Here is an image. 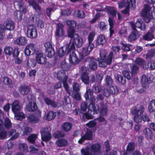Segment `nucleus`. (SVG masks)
I'll use <instances>...</instances> for the list:
<instances>
[{
  "mask_svg": "<svg viewBox=\"0 0 155 155\" xmlns=\"http://www.w3.org/2000/svg\"><path fill=\"white\" fill-rule=\"evenodd\" d=\"M155 54V49H152L148 50L146 55V59H151L153 57Z\"/></svg>",
  "mask_w": 155,
  "mask_h": 155,
  "instance_id": "obj_44",
  "label": "nucleus"
},
{
  "mask_svg": "<svg viewBox=\"0 0 155 155\" xmlns=\"http://www.w3.org/2000/svg\"><path fill=\"white\" fill-rule=\"evenodd\" d=\"M152 82L150 78L147 77L145 75H143L141 78V83L142 86L145 87L147 85Z\"/></svg>",
  "mask_w": 155,
  "mask_h": 155,
  "instance_id": "obj_21",
  "label": "nucleus"
},
{
  "mask_svg": "<svg viewBox=\"0 0 155 155\" xmlns=\"http://www.w3.org/2000/svg\"><path fill=\"white\" fill-rule=\"evenodd\" d=\"M67 141L65 139H61L58 140L56 142L57 145L59 147L65 146L67 145Z\"/></svg>",
  "mask_w": 155,
  "mask_h": 155,
  "instance_id": "obj_45",
  "label": "nucleus"
},
{
  "mask_svg": "<svg viewBox=\"0 0 155 155\" xmlns=\"http://www.w3.org/2000/svg\"><path fill=\"white\" fill-rule=\"evenodd\" d=\"M143 133L146 137L147 138H151L152 134L151 130L149 128H146L143 130Z\"/></svg>",
  "mask_w": 155,
  "mask_h": 155,
  "instance_id": "obj_38",
  "label": "nucleus"
},
{
  "mask_svg": "<svg viewBox=\"0 0 155 155\" xmlns=\"http://www.w3.org/2000/svg\"><path fill=\"white\" fill-rule=\"evenodd\" d=\"M95 35V33L94 31L91 32L89 34L87 37L88 43L85 46L82 48V53L83 56L88 55L94 48L92 42Z\"/></svg>",
  "mask_w": 155,
  "mask_h": 155,
  "instance_id": "obj_3",
  "label": "nucleus"
},
{
  "mask_svg": "<svg viewBox=\"0 0 155 155\" xmlns=\"http://www.w3.org/2000/svg\"><path fill=\"white\" fill-rule=\"evenodd\" d=\"M13 48L10 46H6L4 48V51L5 53L9 55H10L12 54Z\"/></svg>",
  "mask_w": 155,
  "mask_h": 155,
  "instance_id": "obj_50",
  "label": "nucleus"
},
{
  "mask_svg": "<svg viewBox=\"0 0 155 155\" xmlns=\"http://www.w3.org/2000/svg\"><path fill=\"white\" fill-rule=\"evenodd\" d=\"M72 127V124L71 123L68 122L64 123L62 126V129L65 131H68L70 130Z\"/></svg>",
  "mask_w": 155,
  "mask_h": 155,
  "instance_id": "obj_43",
  "label": "nucleus"
},
{
  "mask_svg": "<svg viewBox=\"0 0 155 155\" xmlns=\"http://www.w3.org/2000/svg\"><path fill=\"white\" fill-rule=\"evenodd\" d=\"M36 61L34 59H31L27 61V65L29 67H33L36 65Z\"/></svg>",
  "mask_w": 155,
  "mask_h": 155,
  "instance_id": "obj_52",
  "label": "nucleus"
},
{
  "mask_svg": "<svg viewBox=\"0 0 155 155\" xmlns=\"http://www.w3.org/2000/svg\"><path fill=\"white\" fill-rule=\"evenodd\" d=\"M130 68L131 70L132 74H136L138 71L139 67L137 65L135 64H134L132 65L130 67Z\"/></svg>",
  "mask_w": 155,
  "mask_h": 155,
  "instance_id": "obj_58",
  "label": "nucleus"
},
{
  "mask_svg": "<svg viewBox=\"0 0 155 155\" xmlns=\"http://www.w3.org/2000/svg\"><path fill=\"white\" fill-rule=\"evenodd\" d=\"M4 123L6 129H8L11 127L12 123L8 118H6L4 119Z\"/></svg>",
  "mask_w": 155,
  "mask_h": 155,
  "instance_id": "obj_47",
  "label": "nucleus"
},
{
  "mask_svg": "<svg viewBox=\"0 0 155 155\" xmlns=\"http://www.w3.org/2000/svg\"><path fill=\"white\" fill-rule=\"evenodd\" d=\"M122 74L124 76V78H126L128 80H130L132 78L133 74L130 71H123Z\"/></svg>",
  "mask_w": 155,
  "mask_h": 155,
  "instance_id": "obj_54",
  "label": "nucleus"
},
{
  "mask_svg": "<svg viewBox=\"0 0 155 155\" xmlns=\"http://www.w3.org/2000/svg\"><path fill=\"white\" fill-rule=\"evenodd\" d=\"M23 134L24 135H27L29 134L32 131V129L29 127H26L23 130Z\"/></svg>",
  "mask_w": 155,
  "mask_h": 155,
  "instance_id": "obj_61",
  "label": "nucleus"
},
{
  "mask_svg": "<svg viewBox=\"0 0 155 155\" xmlns=\"http://www.w3.org/2000/svg\"><path fill=\"white\" fill-rule=\"evenodd\" d=\"M16 114H17L15 115V118L18 120H21L25 117L24 114L22 113H18Z\"/></svg>",
  "mask_w": 155,
  "mask_h": 155,
  "instance_id": "obj_64",
  "label": "nucleus"
},
{
  "mask_svg": "<svg viewBox=\"0 0 155 155\" xmlns=\"http://www.w3.org/2000/svg\"><path fill=\"white\" fill-rule=\"evenodd\" d=\"M100 114L101 116H105L107 115V105L101 102L100 104Z\"/></svg>",
  "mask_w": 155,
  "mask_h": 155,
  "instance_id": "obj_26",
  "label": "nucleus"
},
{
  "mask_svg": "<svg viewBox=\"0 0 155 155\" xmlns=\"http://www.w3.org/2000/svg\"><path fill=\"white\" fill-rule=\"evenodd\" d=\"M37 138V134H32L28 137V140L29 142L33 143H35V140Z\"/></svg>",
  "mask_w": 155,
  "mask_h": 155,
  "instance_id": "obj_48",
  "label": "nucleus"
},
{
  "mask_svg": "<svg viewBox=\"0 0 155 155\" xmlns=\"http://www.w3.org/2000/svg\"><path fill=\"white\" fill-rule=\"evenodd\" d=\"M57 78L58 80L62 81L64 80L65 77H67L65 75L64 71L60 70L57 74Z\"/></svg>",
  "mask_w": 155,
  "mask_h": 155,
  "instance_id": "obj_37",
  "label": "nucleus"
},
{
  "mask_svg": "<svg viewBox=\"0 0 155 155\" xmlns=\"http://www.w3.org/2000/svg\"><path fill=\"white\" fill-rule=\"evenodd\" d=\"M12 110L15 114H17L20 111L21 107L18 101H15L12 104Z\"/></svg>",
  "mask_w": 155,
  "mask_h": 155,
  "instance_id": "obj_19",
  "label": "nucleus"
},
{
  "mask_svg": "<svg viewBox=\"0 0 155 155\" xmlns=\"http://www.w3.org/2000/svg\"><path fill=\"white\" fill-rule=\"evenodd\" d=\"M75 31L74 29L73 28H69L68 31V36L69 37L71 38L70 40L71 39L72 40V38H74L75 35H78V34L75 33ZM72 42L74 41H72Z\"/></svg>",
  "mask_w": 155,
  "mask_h": 155,
  "instance_id": "obj_36",
  "label": "nucleus"
},
{
  "mask_svg": "<svg viewBox=\"0 0 155 155\" xmlns=\"http://www.w3.org/2000/svg\"><path fill=\"white\" fill-rule=\"evenodd\" d=\"M44 100L45 102L48 105H50L53 107H56L57 106L56 102L53 100L47 97H45Z\"/></svg>",
  "mask_w": 155,
  "mask_h": 155,
  "instance_id": "obj_27",
  "label": "nucleus"
},
{
  "mask_svg": "<svg viewBox=\"0 0 155 155\" xmlns=\"http://www.w3.org/2000/svg\"><path fill=\"white\" fill-rule=\"evenodd\" d=\"M140 114L136 115L134 117V120L136 123L141 122L142 121V114Z\"/></svg>",
  "mask_w": 155,
  "mask_h": 155,
  "instance_id": "obj_57",
  "label": "nucleus"
},
{
  "mask_svg": "<svg viewBox=\"0 0 155 155\" xmlns=\"http://www.w3.org/2000/svg\"><path fill=\"white\" fill-rule=\"evenodd\" d=\"M18 149L21 152L26 153L28 151V146L25 143H20L18 146Z\"/></svg>",
  "mask_w": 155,
  "mask_h": 155,
  "instance_id": "obj_30",
  "label": "nucleus"
},
{
  "mask_svg": "<svg viewBox=\"0 0 155 155\" xmlns=\"http://www.w3.org/2000/svg\"><path fill=\"white\" fill-rule=\"evenodd\" d=\"M107 12L109 15H111L113 18L116 16V14L117 12L114 8L110 7L107 8Z\"/></svg>",
  "mask_w": 155,
  "mask_h": 155,
  "instance_id": "obj_34",
  "label": "nucleus"
},
{
  "mask_svg": "<svg viewBox=\"0 0 155 155\" xmlns=\"http://www.w3.org/2000/svg\"><path fill=\"white\" fill-rule=\"evenodd\" d=\"M28 37L31 38H35L37 35V32L36 28L33 25L28 26L27 30Z\"/></svg>",
  "mask_w": 155,
  "mask_h": 155,
  "instance_id": "obj_10",
  "label": "nucleus"
},
{
  "mask_svg": "<svg viewBox=\"0 0 155 155\" xmlns=\"http://www.w3.org/2000/svg\"><path fill=\"white\" fill-rule=\"evenodd\" d=\"M144 111V108L142 105L140 106L137 108L136 107H133L131 110V113L133 114H138L139 113L140 114H143Z\"/></svg>",
  "mask_w": 155,
  "mask_h": 155,
  "instance_id": "obj_17",
  "label": "nucleus"
},
{
  "mask_svg": "<svg viewBox=\"0 0 155 155\" xmlns=\"http://www.w3.org/2000/svg\"><path fill=\"white\" fill-rule=\"evenodd\" d=\"M38 117L34 115H31L28 117V120L29 121L32 123H37L39 121V117L41 116V112L38 111L37 114Z\"/></svg>",
  "mask_w": 155,
  "mask_h": 155,
  "instance_id": "obj_25",
  "label": "nucleus"
},
{
  "mask_svg": "<svg viewBox=\"0 0 155 155\" xmlns=\"http://www.w3.org/2000/svg\"><path fill=\"white\" fill-rule=\"evenodd\" d=\"M18 5L20 11L23 12L25 13L26 12L25 6L23 0H18L17 1Z\"/></svg>",
  "mask_w": 155,
  "mask_h": 155,
  "instance_id": "obj_33",
  "label": "nucleus"
},
{
  "mask_svg": "<svg viewBox=\"0 0 155 155\" xmlns=\"http://www.w3.org/2000/svg\"><path fill=\"white\" fill-rule=\"evenodd\" d=\"M6 29L12 31L13 30L15 27V25L13 21L11 20H6L4 23Z\"/></svg>",
  "mask_w": 155,
  "mask_h": 155,
  "instance_id": "obj_18",
  "label": "nucleus"
},
{
  "mask_svg": "<svg viewBox=\"0 0 155 155\" xmlns=\"http://www.w3.org/2000/svg\"><path fill=\"white\" fill-rule=\"evenodd\" d=\"M108 21L110 26V36H111L114 33V30L112 29L114 26V21L113 18L110 17H109L108 19Z\"/></svg>",
  "mask_w": 155,
  "mask_h": 155,
  "instance_id": "obj_35",
  "label": "nucleus"
},
{
  "mask_svg": "<svg viewBox=\"0 0 155 155\" xmlns=\"http://www.w3.org/2000/svg\"><path fill=\"white\" fill-rule=\"evenodd\" d=\"M64 135L65 134L64 132L61 131H57L54 134V137L57 138L63 137Z\"/></svg>",
  "mask_w": 155,
  "mask_h": 155,
  "instance_id": "obj_56",
  "label": "nucleus"
},
{
  "mask_svg": "<svg viewBox=\"0 0 155 155\" xmlns=\"http://www.w3.org/2000/svg\"><path fill=\"white\" fill-rule=\"evenodd\" d=\"M75 48L74 42L70 40L69 43L67 44L65 46L60 48L58 50V54L60 57H62L66 53H69L70 50H74Z\"/></svg>",
  "mask_w": 155,
  "mask_h": 155,
  "instance_id": "obj_6",
  "label": "nucleus"
},
{
  "mask_svg": "<svg viewBox=\"0 0 155 155\" xmlns=\"http://www.w3.org/2000/svg\"><path fill=\"white\" fill-rule=\"evenodd\" d=\"M135 2V0H123L118 3L119 8H121L125 7V9L122 11V12L125 14H127L129 12L130 7H134Z\"/></svg>",
  "mask_w": 155,
  "mask_h": 155,
  "instance_id": "obj_4",
  "label": "nucleus"
},
{
  "mask_svg": "<svg viewBox=\"0 0 155 155\" xmlns=\"http://www.w3.org/2000/svg\"><path fill=\"white\" fill-rule=\"evenodd\" d=\"M69 60L71 64L73 65L77 64L80 61L76 54L73 51L70 54Z\"/></svg>",
  "mask_w": 155,
  "mask_h": 155,
  "instance_id": "obj_13",
  "label": "nucleus"
},
{
  "mask_svg": "<svg viewBox=\"0 0 155 155\" xmlns=\"http://www.w3.org/2000/svg\"><path fill=\"white\" fill-rule=\"evenodd\" d=\"M106 84L107 86H110L113 83V81L112 78L109 75H107L105 79Z\"/></svg>",
  "mask_w": 155,
  "mask_h": 155,
  "instance_id": "obj_46",
  "label": "nucleus"
},
{
  "mask_svg": "<svg viewBox=\"0 0 155 155\" xmlns=\"http://www.w3.org/2000/svg\"><path fill=\"white\" fill-rule=\"evenodd\" d=\"M93 90L91 89H87V88L86 91L84 94V97H85L86 100H88L89 99V95H90L92 101H94L95 100V97L93 95Z\"/></svg>",
  "mask_w": 155,
  "mask_h": 155,
  "instance_id": "obj_23",
  "label": "nucleus"
},
{
  "mask_svg": "<svg viewBox=\"0 0 155 155\" xmlns=\"http://www.w3.org/2000/svg\"><path fill=\"white\" fill-rule=\"evenodd\" d=\"M72 96L77 100H80L81 99L80 94L79 91L72 92Z\"/></svg>",
  "mask_w": 155,
  "mask_h": 155,
  "instance_id": "obj_59",
  "label": "nucleus"
},
{
  "mask_svg": "<svg viewBox=\"0 0 155 155\" xmlns=\"http://www.w3.org/2000/svg\"><path fill=\"white\" fill-rule=\"evenodd\" d=\"M56 113L52 111H50L48 112L46 116H45V119L48 120H51L54 119L55 117Z\"/></svg>",
  "mask_w": 155,
  "mask_h": 155,
  "instance_id": "obj_32",
  "label": "nucleus"
},
{
  "mask_svg": "<svg viewBox=\"0 0 155 155\" xmlns=\"http://www.w3.org/2000/svg\"><path fill=\"white\" fill-rule=\"evenodd\" d=\"M74 13L76 17L80 18L82 19L85 17V13L82 11H74Z\"/></svg>",
  "mask_w": 155,
  "mask_h": 155,
  "instance_id": "obj_39",
  "label": "nucleus"
},
{
  "mask_svg": "<svg viewBox=\"0 0 155 155\" xmlns=\"http://www.w3.org/2000/svg\"><path fill=\"white\" fill-rule=\"evenodd\" d=\"M51 129L50 127H46L42 129L40 131L42 140L44 141L49 140L51 138L50 133Z\"/></svg>",
  "mask_w": 155,
  "mask_h": 155,
  "instance_id": "obj_7",
  "label": "nucleus"
},
{
  "mask_svg": "<svg viewBox=\"0 0 155 155\" xmlns=\"http://www.w3.org/2000/svg\"><path fill=\"white\" fill-rule=\"evenodd\" d=\"M92 135V133L91 131H87L85 135L79 140L78 141V143L81 144L85 140H91Z\"/></svg>",
  "mask_w": 155,
  "mask_h": 155,
  "instance_id": "obj_15",
  "label": "nucleus"
},
{
  "mask_svg": "<svg viewBox=\"0 0 155 155\" xmlns=\"http://www.w3.org/2000/svg\"><path fill=\"white\" fill-rule=\"evenodd\" d=\"M30 89L29 87L25 85H21L19 88V91L21 94L22 95H26L29 92Z\"/></svg>",
  "mask_w": 155,
  "mask_h": 155,
  "instance_id": "obj_24",
  "label": "nucleus"
},
{
  "mask_svg": "<svg viewBox=\"0 0 155 155\" xmlns=\"http://www.w3.org/2000/svg\"><path fill=\"white\" fill-rule=\"evenodd\" d=\"M121 44L122 45L121 47V49L125 51H130V47L131 45L130 44H125L123 43H121Z\"/></svg>",
  "mask_w": 155,
  "mask_h": 155,
  "instance_id": "obj_62",
  "label": "nucleus"
},
{
  "mask_svg": "<svg viewBox=\"0 0 155 155\" xmlns=\"http://www.w3.org/2000/svg\"><path fill=\"white\" fill-rule=\"evenodd\" d=\"M68 78V77H65V78H64V80L62 81V82L63 84V86L65 90L67 92L69 93H70L69 87L68 84L67 83Z\"/></svg>",
  "mask_w": 155,
  "mask_h": 155,
  "instance_id": "obj_53",
  "label": "nucleus"
},
{
  "mask_svg": "<svg viewBox=\"0 0 155 155\" xmlns=\"http://www.w3.org/2000/svg\"><path fill=\"white\" fill-rule=\"evenodd\" d=\"M154 38V35L152 34L150 32H148L143 36V38L147 41H149L151 40Z\"/></svg>",
  "mask_w": 155,
  "mask_h": 155,
  "instance_id": "obj_41",
  "label": "nucleus"
},
{
  "mask_svg": "<svg viewBox=\"0 0 155 155\" xmlns=\"http://www.w3.org/2000/svg\"><path fill=\"white\" fill-rule=\"evenodd\" d=\"M81 152L82 155H97L101 153L100 146L97 143L94 144L90 147H87L85 148L82 149Z\"/></svg>",
  "mask_w": 155,
  "mask_h": 155,
  "instance_id": "obj_2",
  "label": "nucleus"
},
{
  "mask_svg": "<svg viewBox=\"0 0 155 155\" xmlns=\"http://www.w3.org/2000/svg\"><path fill=\"white\" fill-rule=\"evenodd\" d=\"M74 42L78 48L81 47L83 44V40L82 38L78 35H75L74 38Z\"/></svg>",
  "mask_w": 155,
  "mask_h": 155,
  "instance_id": "obj_28",
  "label": "nucleus"
},
{
  "mask_svg": "<svg viewBox=\"0 0 155 155\" xmlns=\"http://www.w3.org/2000/svg\"><path fill=\"white\" fill-rule=\"evenodd\" d=\"M54 54L55 52L54 49L50 50L45 49V54L48 57H52L54 55Z\"/></svg>",
  "mask_w": 155,
  "mask_h": 155,
  "instance_id": "obj_51",
  "label": "nucleus"
},
{
  "mask_svg": "<svg viewBox=\"0 0 155 155\" xmlns=\"http://www.w3.org/2000/svg\"><path fill=\"white\" fill-rule=\"evenodd\" d=\"M106 42V40L104 36L102 35H100L98 36L97 39L96 41V44L97 45H103Z\"/></svg>",
  "mask_w": 155,
  "mask_h": 155,
  "instance_id": "obj_29",
  "label": "nucleus"
},
{
  "mask_svg": "<svg viewBox=\"0 0 155 155\" xmlns=\"http://www.w3.org/2000/svg\"><path fill=\"white\" fill-rule=\"evenodd\" d=\"M107 53L106 51L103 49L100 50V55L101 59L98 61L99 66L101 67H105L107 65L111 64L113 58H114V54L110 52L107 58H106Z\"/></svg>",
  "mask_w": 155,
  "mask_h": 155,
  "instance_id": "obj_1",
  "label": "nucleus"
},
{
  "mask_svg": "<svg viewBox=\"0 0 155 155\" xmlns=\"http://www.w3.org/2000/svg\"><path fill=\"white\" fill-rule=\"evenodd\" d=\"M152 8L148 5L144 6V9L141 11V15L143 17V20L146 22L149 23L153 17Z\"/></svg>",
  "mask_w": 155,
  "mask_h": 155,
  "instance_id": "obj_5",
  "label": "nucleus"
},
{
  "mask_svg": "<svg viewBox=\"0 0 155 155\" xmlns=\"http://www.w3.org/2000/svg\"><path fill=\"white\" fill-rule=\"evenodd\" d=\"M148 110L150 112L155 111V100H152L150 101L148 105Z\"/></svg>",
  "mask_w": 155,
  "mask_h": 155,
  "instance_id": "obj_31",
  "label": "nucleus"
},
{
  "mask_svg": "<svg viewBox=\"0 0 155 155\" xmlns=\"http://www.w3.org/2000/svg\"><path fill=\"white\" fill-rule=\"evenodd\" d=\"M27 39L24 37H21L18 38L14 41V43L16 45H25L27 43Z\"/></svg>",
  "mask_w": 155,
  "mask_h": 155,
  "instance_id": "obj_22",
  "label": "nucleus"
},
{
  "mask_svg": "<svg viewBox=\"0 0 155 155\" xmlns=\"http://www.w3.org/2000/svg\"><path fill=\"white\" fill-rule=\"evenodd\" d=\"M61 67L62 69V71H68L69 69V66L67 64L65 61L64 60L62 61L61 64Z\"/></svg>",
  "mask_w": 155,
  "mask_h": 155,
  "instance_id": "obj_49",
  "label": "nucleus"
},
{
  "mask_svg": "<svg viewBox=\"0 0 155 155\" xmlns=\"http://www.w3.org/2000/svg\"><path fill=\"white\" fill-rule=\"evenodd\" d=\"M81 80L83 82L86 84H88L89 82V78L87 74H81Z\"/></svg>",
  "mask_w": 155,
  "mask_h": 155,
  "instance_id": "obj_40",
  "label": "nucleus"
},
{
  "mask_svg": "<svg viewBox=\"0 0 155 155\" xmlns=\"http://www.w3.org/2000/svg\"><path fill=\"white\" fill-rule=\"evenodd\" d=\"M89 62V68L91 69L94 70L97 69V61L90 57H87L86 58L85 62Z\"/></svg>",
  "mask_w": 155,
  "mask_h": 155,
  "instance_id": "obj_14",
  "label": "nucleus"
},
{
  "mask_svg": "<svg viewBox=\"0 0 155 155\" xmlns=\"http://www.w3.org/2000/svg\"><path fill=\"white\" fill-rule=\"evenodd\" d=\"M35 55L36 61L38 64H43L46 61V58L43 54L41 51H37Z\"/></svg>",
  "mask_w": 155,
  "mask_h": 155,
  "instance_id": "obj_11",
  "label": "nucleus"
},
{
  "mask_svg": "<svg viewBox=\"0 0 155 155\" xmlns=\"http://www.w3.org/2000/svg\"><path fill=\"white\" fill-rule=\"evenodd\" d=\"M134 25L135 26L140 28L142 31H146V25L143 22L142 20L139 18L137 21L135 25L134 24L132 25Z\"/></svg>",
  "mask_w": 155,
  "mask_h": 155,
  "instance_id": "obj_20",
  "label": "nucleus"
},
{
  "mask_svg": "<svg viewBox=\"0 0 155 155\" xmlns=\"http://www.w3.org/2000/svg\"><path fill=\"white\" fill-rule=\"evenodd\" d=\"M39 51L36 50V48L34 44H30L25 47V53L26 55L29 56L34 54L35 55L36 52Z\"/></svg>",
  "mask_w": 155,
  "mask_h": 155,
  "instance_id": "obj_8",
  "label": "nucleus"
},
{
  "mask_svg": "<svg viewBox=\"0 0 155 155\" xmlns=\"http://www.w3.org/2000/svg\"><path fill=\"white\" fill-rule=\"evenodd\" d=\"M55 36L57 38L64 37L65 35L64 31V25L60 23L57 24Z\"/></svg>",
  "mask_w": 155,
  "mask_h": 155,
  "instance_id": "obj_12",
  "label": "nucleus"
},
{
  "mask_svg": "<svg viewBox=\"0 0 155 155\" xmlns=\"http://www.w3.org/2000/svg\"><path fill=\"white\" fill-rule=\"evenodd\" d=\"M136 64H138L140 66H142L144 64L145 61L143 59L141 58H138L136 59L135 61Z\"/></svg>",
  "mask_w": 155,
  "mask_h": 155,
  "instance_id": "obj_60",
  "label": "nucleus"
},
{
  "mask_svg": "<svg viewBox=\"0 0 155 155\" xmlns=\"http://www.w3.org/2000/svg\"><path fill=\"white\" fill-rule=\"evenodd\" d=\"M88 110L89 113L91 114L93 112V114H97L99 112V106L95 104L91 103L88 107Z\"/></svg>",
  "mask_w": 155,
  "mask_h": 155,
  "instance_id": "obj_16",
  "label": "nucleus"
},
{
  "mask_svg": "<svg viewBox=\"0 0 155 155\" xmlns=\"http://www.w3.org/2000/svg\"><path fill=\"white\" fill-rule=\"evenodd\" d=\"M102 94L104 96L108 97L110 96L111 93L109 89L105 88L103 90Z\"/></svg>",
  "mask_w": 155,
  "mask_h": 155,
  "instance_id": "obj_63",
  "label": "nucleus"
},
{
  "mask_svg": "<svg viewBox=\"0 0 155 155\" xmlns=\"http://www.w3.org/2000/svg\"><path fill=\"white\" fill-rule=\"evenodd\" d=\"M66 23L70 27V28H73L76 25V22L73 20H67L66 21Z\"/></svg>",
  "mask_w": 155,
  "mask_h": 155,
  "instance_id": "obj_55",
  "label": "nucleus"
},
{
  "mask_svg": "<svg viewBox=\"0 0 155 155\" xmlns=\"http://www.w3.org/2000/svg\"><path fill=\"white\" fill-rule=\"evenodd\" d=\"M133 31L129 36L128 40L129 42H131L138 39L140 36V32L136 29V27L134 25L131 26Z\"/></svg>",
  "mask_w": 155,
  "mask_h": 155,
  "instance_id": "obj_9",
  "label": "nucleus"
},
{
  "mask_svg": "<svg viewBox=\"0 0 155 155\" xmlns=\"http://www.w3.org/2000/svg\"><path fill=\"white\" fill-rule=\"evenodd\" d=\"M115 79L116 81H118L119 82H120L122 84H124L126 83V79L125 78L120 75L117 74L115 77Z\"/></svg>",
  "mask_w": 155,
  "mask_h": 155,
  "instance_id": "obj_42",
  "label": "nucleus"
}]
</instances>
